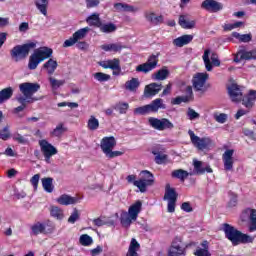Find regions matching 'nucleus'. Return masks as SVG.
I'll return each instance as SVG.
<instances>
[{"instance_id":"1","label":"nucleus","mask_w":256,"mask_h":256,"mask_svg":"<svg viewBox=\"0 0 256 256\" xmlns=\"http://www.w3.org/2000/svg\"><path fill=\"white\" fill-rule=\"evenodd\" d=\"M223 231L233 245H239V243H253V241H255V237L243 234L229 224L223 225Z\"/></svg>"},{"instance_id":"2","label":"nucleus","mask_w":256,"mask_h":256,"mask_svg":"<svg viewBox=\"0 0 256 256\" xmlns=\"http://www.w3.org/2000/svg\"><path fill=\"white\" fill-rule=\"evenodd\" d=\"M53 55V49L49 47H40L36 49L33 54L29 57L28 69L34 71L39 67V63L45 61V59H49Z\"/></svg>"},{"instance_id":"3","label":"nucleus","mask_w":256,"mask_h":256,"mask_svg":"<svg viewBox=\"0 0 256 256\" xmlns=\"http://www.w3.org/2000/svg\"><path fill=\"white\" fill-rule=\"evenodd\" d=\"M142 207L143 203L138 200L129 207L128 212H122L120 216L121 225H123V227H130L133 221L139 217Z\"/></svg>"},{"instance_id":"4","label":"nucleus","mask_w":256,"mask_h":256,"mask_svg":"<svg viewBox=\"0 0 256 256\" xmlns=\"http://www.w3.org/2000/svg\"><path fill=\"white\" fill-rule=\"evenodd\" d=\"M37 47V42H27L23 45H16L12 50L10 51V55L14 61H21L29 55L30 51L32 49H35Z\"/></svg>"},{"instance_id":"5","label":"nucleus","mask_w":256,"mask_h":256,"mask_svg":"<svg viewBox=\"0 0 256 256\" xmlns=\"http://www.w3.org/2000/svg\"><path fill=\"white\" fill-rule=\"evenodd\" d=\"M188 135L190 137V141L198 151H205V149H209L211 145H213V140L211 137H199L195 134L193 130H188Z\"/></svg>"},{"instance_id":"6","label":"nucleus","mask_w":256,"mask_h":256,"mask_svg":"<svg viewBox=\"0 0 256 256\" xmlns=\"http://www.w3.org/2000/svg\"><path fill=\"white\" fill-rule=\"evenodd\" d=\"M40 151L43 154L44 161L46 163H51V157H54V155H57L59 153V150L53 144L49 143L46 139L39 140L38 142Z\"/></svg>"},{"instance_id":"7","label":"nucleus","mask_w":256,"mask_h":256,"mask_svg":"<svg viewBox=\"0 0 256 256\" xmlns=\"http://www.w3.org/2000/svg\"><path fill=\"white\" fill-rule=\"evenodd\" d=\"M149 125L156 131H167V129H173L175 125L167 118H153L148 119Z\"/></svg>"},{"instance_id":"8","label":"nucleus","mask_w":256,"mask_h":256,"mask_svg":"<svg viewBox=\"0 0 256 256\" xmlns=\"http://www.w3.org/2000/svg\"><path fill=\"white\" fill-rule=\"evenodd\" d=\"M209 55H211L210 58H209ZM202 59L204 61L206 71H213V65H214V67H219L221 65L219 56H217V54H215V53L211 54V50H209V49L204 51Z\"/></svg>"},{"instance_id":"9","label":"nucleus","mask_w":256,"mask_h":256,"mask_svg":"<svg viewBox=\"0 0 256 256\" xmlns=\"http://www.w3.org/2000/svg\"><path fill=\"white\" fill-rule=\"evenodd\" d=\"M242 221L249 220L248 231L249 233H255L256 231V209L246 208L241 214Z\"/></svg>"},{"instance_id":"10","label":"nucleus","mask_w":256,"mask_h":256,"mask_svg":"<svg viewBox=\"0 0 256 256\" xmlns=\"http://www.w3.org/2000/svg\"><path fill=\"white\" fill-rule=\"evenodd\" d=\"M89 31H91V28L89 27L77 30L69 39L64 41L63 47H73V45H76L78 41H82V39L87 37Z\"/></svg>"},{"instance_id":"11","label":"nucleus","mask_w":256,"mask_h":256,"mask_svg":"<svg viewBox=\"0 0 256 256\" xmlns=\"http://www.w3.org/2000/svg\"><path fill=\"white\" fill-rule=\"evenodd\" d=\"M157 63H159V55H151L146 63L136 67V71L138 73H149V71H153L157 67Z\"/></svg>"},{"instance_id":"12","label":"nucleus","mask_w":256,"mask_h":256,"mask_svg":"<svg viewBox=\"0 0 256 256\" xmlns=\"http://www.w3.org/2000/svg\"><path fill=\"white\" fill-rule=\"evenodd\" d=\"M194 170L190 172V175H205V173H213V169L209 164L197 159L193 160Z\"/></svg>"},{"instance_id":"13","label":"nucleus","mask_w":256,"mask_h":256,"mask_svg":"<svg viewBox=\"0 0 256 256\" xmlns=\"http://www.w3.org/2000/svg\"><path fill=\"white\" fill-rule=\"evenodd\" d=\"M19 89L23 95L32 99L33 95L41 89V85L37 83L25 82L19 85Z\"/></svg>"},{"instance_id":"14","label":"nucleus","mask_w":256,"mask_h":256,"mask_svg":"<svg viewBox=\"0 0 256 256\" xmlns=\"http://www.w3.org/2000/svg\"><path fill=\"white\" fill-rule=\"evenodd\" d=\"M99 65L103 67V69H112L113 75H121V63L117 58L101 61Z\"/></svg>"},{"instance_id":"15","label":"nucleus","mask_w":256,"mask_h":256,"mask_svg":"<svg viewBox=\"0 0 256 256\" xmlns=\"http://www.w3.org/2000/svg\"><path fill=\"white\" fill-rule=\"evenodd\" d=\"M152 155L155 156L154 161L157 165H165L169 159V156L165 154V148L161 145L152 149Z\"/></svg>"},{"instance_id":"16","label":"nucleus","mask_w":256,"mask_h":256,"mask_svg":"<svg viewBox=\"0 0 256 256\" xmlns=\"http://www.w3.org/2000/svg\"><path fill=\"white\" fill-rule=\"evenodd\" d=\"M209 79V74L207 72L197 73L193 78V87L195 91H205V83Z\"/></svg>"},{"instance_id":"17","label":"nucleus","mask_w":256,"mask_h":256,"mask_svg":"<svg viewBox=\"0 0 256 256\" xmlns=\"http://www.w3.org/2000/svg\"><path fill=\"white\" fill-rule=\"evenodd\" d=\"M233 155H235L234 149H226L222 154V161L225 171H233V165L235 163V158H233Z\"/></svg>"},{"instance_id":"18","label":"nucleus","mask_w":256,"mask_h":256,"mask_svg":"<svg viewBox=\"0 0 256 256\" xmlns=\"http://www.w3.org/2000/svg\"><path fill=\"white\" fill-rule=\"evenodd\" d=\"M228 95L233 103H239L243 99V90L237 84L228 86Z\"/></svg>"},{"instance_id":"19","label":"nucleus","mask_w":256,"mask_h":256,"mask_svg":"<svg viewBox=\"0 0 256 256\" xmlns=\"http://www.w3.org/2000/svg\"><path fill=\"white\" fill-rule=\"evenodd\" d=\"M116 145H117V140H115V137L113 136L104 137L100 142V147L104 155H106V153L113 150Z\"/></svg>"},{"instance_id":"20","label":"nucleus","mask_w":256,"mask_h":256,"mask_svg":"<svg viewBox=\"0 0 256 256\" xmlns=\"http://www.w3.org/2000/svg\"><path fill=\"white\" fill-rule=\"evenodd\" d=\"M249 59H256V50L246 51L245 49H240L235 58V63H241V61L249 60Z\"/></svg>"},{"instance_id":"21","label":"nucleus","mask_w":256,"mask_h":256,"mask_svg":"<svg viewBox=\"0 0 256 256\" xmlns=\"http://www.w3.org/2000/svg\"><path fill=\"white\" fill-rule=\"evenodd\" d=\"M193 99V88L191 86L186 87V95L178 96L172 100L173 105H181V103H189Z\"/></svg>"},{"instance_id":"22","label":"nucleus","mask_w":256,"mask_h":256,"mask_svg":"<svg viewBox=\"0 0 256 256\" xmlns=\"http://www.w3.org/2000/svg\"><path fill=\"white\" fill-rule=\"evenodd\" d=\"M202 9H206V11H211L212 13H217L223 9V4L215 0H205L202 3Z\"/></svg>"},{"instance_id":"23","label":"nucleus","mask_w":256,"mask_h":256,"mask_svg":"<svg viewBox=\"0 0 256 256\" xmlns=\"http://www.w3.org/2000/svg\"><path fill=\"white\" fill-rule=\"evenodd\" d=\"M162 88L163 86L161 84L151 83L145 87L144 96L155 97V95H157V93H159V91H161Z\"/></svg>"},{"instance_id":"24","label":"nucleus","mask_w":256,"mask_h":256,"mask_svg":"<svg viewBox=\"0 0 256 256\" xmlns=\"http://www.w3.org/2000/svg\"><path fill=\"white\" fill-rule=\"evenodd\" d=\"M56 201L59 203V205H76V203H79V198L72 197L68 194H62L60 197L56 199Z\"/></svg>"},{"instance_id":"25","label":"nucleus","mask_w":256,"mask_h":256,"mask_svg":"<svg viewBox=\"0 0 256 256\" xmlns=\"http://www.w3.org/2000/svg\"><path fill=\"white\" fill-rule=\"evenodd\" d=\"M193 37L194 36L191 34L182 35L173 40V45L175 47H185V45H189V43H191V41H193Z\"/></svg>"},{"instance_id":"26","label":"nucleus","mask_w":256,"mask_h":256,"mask_svg":"<svg viewBox=\"0 0 256 256\" xmlns=\"http://www.w3.org/2000/svg\"><path fill=\"white\" fill-rule=\"evenodd\" d=\"M13 97V88L8 87L0 91V105L5 103V101H9V98ZM3 121V112L0 111V123Z\"/></svg>"},{"instance_id":"27","label":"nucleus","mask_w":256,"mask_h":256,"mask_svg":"<svg viewBox=\"0 0 256 256\" xmlns=\"http://www.w3.org/2000/svg\"><path fill=\"white\" fill-rule=\"evenodd\" d=\"M102 51H106L109 53H120L123 50L124 46L121 43H110V44H103L100 46Z\"/></svg>"},{"instance_id":"28","label":"nucleus","mask_w":256,"mask_h":256,"mask_svg":"<svg viewBox=\"0 0 256 256\" xmlns=\"http://www.w3.org/2000/svg\"><path fill=\"white\" fill-rule=\"evenodd\" d=\"M166 105L163 103V99L157 98L152 101L151 104H148V109L150 113H157L159 109H166Z\"/></svg>"},{"instance_id":"29","label":"nucleus","mask_w":256,"mask_h":256,"mask_svg":"<svg viewBox=\"0 0 256 256\" xmlns=\"http://www.w3.org/2000/svg\"><path fill=\"white\" fill-rule=\"evenodd\" d=\"M256 101V90H250L247 96H242V104L244 107H253Z\"/></svg>"},{"instance_id":"30","label":"nucleus","mask_w":256,"mask_h":256,"mask_svg":"<svg viewBox=\"0 0 256 256\" xmlns=\"http://www.w3.org/2000/svg\"><path fill=\"white\" fill-rule=\"evenodd\" d=\"M140 248L141 245L137 242V239L132 238L126 256H138L137 251H139Z\"/></svg>"},{"instance_id":"31","label":"nucleus","mask_w":256,"mask_h":256,"mask_svg":"<svg viewBox=\"0 0 256 256\" xmlns=\"http://www.w3.org/2000/svg\"><path fill=\"white\" fill-rule=\"evenodd\" d=\"M139 85H141V82H139V78H132L126 81L124 87L126 91H131L132 93H135V91L139 89Z\"/></svg>"},{"instance_id":"32","label":"nucleus","mask_w":256,"mask_h":256,"mask_svg":"<svg viewBox=\"0 0 256 256\" xmlns=\"http://www.w3.org/2000/svg\"><path fill=\"white\" fill-rule=\"evenodd\" d=\"M202 248H197L194 252L195 256H211V253L209 252V242L207 240H204L201 243Z\"/></svg>"},{"instance_id":"33","label":"nucleus","mask_w":256,"mask_h":256,"mask_svg":"<svg viewBox=\"0 0 256 256\" xmlns=\"http://www.w3.org/2000/svg\"><path fill=\"white\" fill-rule=\"evenodd\" d=\"M30 229H31L30 235L37 236L45 233L46 226L41 222H36L30 227Z\"/></svg>"},{"instance_id":"34","label":"nucleus","mask_w":256,"mask_h":256,"mask_svg":"<svg viewBox=\"0 0 256 256\" xmlns=\"http://www.w3.org/2000/svg\"><path fill=\"white\" fill-rule=\"evenodd\" d=\"M86 23L90 25V27H100L101 26V18L98 13H93L92 15L86 18Z\"/></svg>"},{"instance_id":"35","label":"nucleus","mask_w":256,"mask_h":256,"mask_svg":"<svg viewBox=\"0 0 256 256\" xmlns=\"http://www.w3.org/2000/svg\"><path fill=\"white\" fill-rule=\"evenodd\" d=\"M151 185H153L151 184V180L146 181L141 178L134 182V187H137L141 193H145L147 187H151Z\"/></svg>"},{"instance_id":"36","label":"nucleus","mask_w":256,"mask_h":256,"mask_svg":"<svg viewBox=\"0 0 256 256\" xmlns=\"http://www.w3.org/2000/svg\"><path fill=\"white\" fill-rule=\"evenodd\" d=\"M35 5L38 11H40L44 17H47V7H49V0H35Z\"/></svg>"},{"instance_id":"37","label":"nucleus","mask_w":256,"mask_h":256,"mask_svg":"<svg viewBox=\"0 0 256 256\" xmlns=\"http://www.w3.org/2000/svg\"><path fill=\"white\" fill-rule=\"evenodd\" d=\"M185 255V248L179 244H173L169 250V256H183Z\"/></svg>"},{"instance_id":"38","label":"nucleus","mask_w":256,"mask_h":256,"mask_svg":"<svg viewBox=\"0 0 256 256\" xmlns=\"http://www.w3.org/2000/svg\"><path fill=\"white\" fill-rule=\"evenodd\" d=\"M43 67L46 69L48 75H53L55 71L57 70L58 64L57 61L53 60L50 58L44 65Z\"/></svg>"},{"instance_id":"39","label":"nucleus","mask_w":256,"mask_h":256,"mask_svg":"<svg viewBox=\"0 0 256 256\" xmlns=\"http://www.w3.org/2000/svg\"><path fill=\"white\" fill-rule=\"evenodd\" d=\"M42 187L46 193H53L55 186H53V178H42Z\"/></svg>"},{"instance_id":"40","label":"nucleus","mask_w":256,"mask_h":256,"mask_svg":"<svg viewBox=\"0 0 256 256\" xmlns=\"http://www.w3.org/2000/svg\"><path fill=\"white\" fill-rule=\"evenodd\" d=\"M189 175H191V173L183 169H177L172 172V177H174V179H179L182 183L189 177Z\"/></svg>"},{"instance_id":"41","label":"nucleus","mask_w":256,"mask_h":256,"mask_svg":"<svg viewBox=\"0 0 256 256\" xmlns=\"http://www.w3.org/2000/svg\"><path fill=\"white\" fill-rule=\"evenodd\" d=\"M145 17L153 25H159V23L163 22V16H156L153 12H146Z\"/></svg>"},{"instance_id":"42","label":"nucleus","mask_w":256,"mask_h":256,"mask_svg":"<svg viewBox=\"0 0 256 256\" xmlns=\"http://www.w3.org/2000/svg\"><path fill=\"white\" fill-rule=\"evenodd\" d=\"M179 25H181L183 29H193L196 22L195 20H186L185 16L181 15L179 17Z\"/></svg>"},{"instance_id":"43","label":"nucleus","mask_w":256,"mask_h":256,"mask_svg":"<svg viewBox=\"0 0 256 256\" xmlns=\"http://www.w3.org/2000/svg\"><path fill=\"white\" fill-rule=\"evenodd\" d=\"M50 215L51 217H54V219H58L59 221H61V219L65 217L63 209L59 208L58 206H51Z\"/></svg>"},{"instance_id":"44","label":"nucleus","mask_w":256,"mask_h":256,"mask_svg":"<svg viewBox=\"0 0 256 256\" xmlns=\"http://www.w3.org/2000/svg\"><path fill=\"white\" fill-rule=\"evenodd\" d=\"M87 129L89 131H97L99 129V119L91 115L87 121Z\"/></svg>"},{"instance_id":"45","label":"nucleus","mask_w":256,"mask_h":256,"mask_svg":"<svg viewBox=\"0 0 256 256\" xmlns=\"http://www.w3.org/2000/svg\"><path fill=\"white\" fill-rule=\"evenodd\" d=\"M167 77H169V70L167 68H162L154 74L153 79L156 81H165Z\"/></svg>"},{"instance_id":"46","label":"nucleus","mask_w":256,"mask_h":256,"mask_svg":"<svg viewBox=\"0 0 256 256\" xmlns=\"http://www.w3.org/2000/svg\"><path fill=\"white\" fill-rule=\"evenodd\" d=\"M98 29H100L102 33H114V31H117V26H115L113 23H101Z\"/></svg>"},{"instance_id":"47","label":"nucleus","mask_w":256,"mask_h":256,"mask_svg":"<svg viewBox=\"0 0 256 256\" xmlns=\"http://www.w3.org/2000/svg\"><path fill=\"white\" fill-rule=\"evenodd\" d=\"M115 111H118L120 115H125L129 110V103L127 102H118L114 105Z\"/></svg>"},{"instance_id":"48","label":"nucleus","mask_w":256,"mask_h":256,"mask_svg":"<svg viewBox=\"0 0 256 256\" xmlns=\"http://www.w3.org/2000/svg\"><path fill=\"white\" fill-rule=\"evenodd\" d=\"M140 179H142V181H150V185H153V183H155V176H153V173L147 170H143L140 173Z\"/></svg>"},{"instance_id":"49","label":"nucleus","mask_w":256,"mask_h":256,"mask_svg":"<svg viewBox=\"0 0 256 256\" xmlns=\"http://www.w3.org/2000/svg\"><path fill=\"white\" fill-rule=\"evenodd\" d=\"M79 243L83 247H90V245H93V238L87 234H82L79 238Z\"/></svg>"},{"instance_id":"50","label":"nucleus","mask_w":256,"mask_h":256,"mask_svg":"<svg viewBox=\"0 0 256 256\" xmlns=\"http://www.w3.org/2000/svg\"><path fill=\"white\" fill-rule=\"evenodd\" d=\"M232 37L239 39L241 43H249L252 39L251 34H240L239 32H233Z\"/></svg>"},{"instance_id":"51","label":"nucleus","mask_w":256,"mask_h":256,"mask_svg":"<svg viewBox=\"0 0 256 256\" xmlns=\"http://www.w3.org/2000/svg\"><path fill=\"white\" fill-rule=\"evenodd\" d=\"M93 77L99 83H105V82L109 81V79H111V75L105 74L103 72H96L93 74Z\"/></svg>"},{"instance_id":"52","label":"nucleus","mask_w":256,"mask_h":256,"mask_svg":"<svg viewBox=\"0 0 256 256\" xmlns=\"http://www.w3.org/2000/svg\"><path fill=\"white\" fill-rule=\"evenodd\" d=\"M164 199L166 201H177V192H175V189L166 188Z\"/></svg>"},{"instance_id":"53","label":"nucleus","mask_w":256,"mask_h":256,"mask_svg":"<svg viewBox=\"0 0 256 256\" xmlns=\"http://www.w3.org/2000/svg\"><path fill=\"white\" fill-rule=\"evenodd\" d=\"M65 131H67V128L63 124H58L56 129L50 132V135L51 137H61Z\"/></svg>"},{"instance_id":"54","label":"nucleus","mask_w":256,"mask_h":256,"mask_svg":"<svg viewBox=\"0 0 256 256\" xmlns=\"http://www.w3.org/2000/svg\"><path fill=\"white\" fill-rule=\"evenodd\" d=\"M213 118L217 123H220L223 125L224 123H227V120L229 119V115L225 113H214Z\"/></svg>"},{"instance_id":"55","label":"nucleus","mask_w":256,"mask_h":256,"mask_svg":"<svg viewBox=\"0 0 256 256\" xmlns=\"http://www.w3.org/2000/svg\"><path fill=\"white\" fill-rule=\"evenodd\" d=\"M12 139H13V141H16L17 143H20L21 145H27L29 143V140H27V138H25V136H23L17 132L12 135Z\"/></svg>"},{"instance_id":"56","label":"nucleus","mask_w":256,"mask_h":256,"mask_svg":"<svg viewBox=\"0 0 256 256\" xmlns=\"http://www.w3.org/2000/svg\"><path fill=\"white\" fill-rule=\"evenodd\" d=\"M50 81V85L52 87V89L57 90L59 89V87H62V85H65V80H57L53 77L49 78Z\"/></svg>"},{"instance_id":"57","label":"nucleus","mask_w":256,"mask_h":256,"mask_svg":"<svg viewBox=\"0 0 256 256\" xmlns=\"http://www.w3.org/2000/svg\"><path fill=\"white\" fill-rule=\"evenodd\" d=\"M241 25H243V22L241 21H238V22H235V23H228V24H224L223 25V29L224 31H233V29H237L239 27H241Z\"/></svg>"},{"instance_id":"58","label":"nucleus","mask_w":256,"mask_h":256,"mask_svg":"<svg viewBox=\"0 0 256 256\" xmlns=\"http://www.w3.org/2000/svg\"><path fill=\"white\" fill-rule=\"evenodd\" d=\"M151 113L149 110V105L138 107L134 110L135 115H147Z\"/></svg>"},{"instance_id":"59","label":"nucleus","mask_w":256,"mask_h":256,"mask_svg":"<svg viewBox=\"0 0 256 256\" xmlns=\"http://www.w3.org/2000/svg\"><path fill=\"white\" fill-rule=\"evenodd\" d=\"M32 99L33 98H30V96H26V95H18L16 97V101H18L20 105H27L26 103H31Z\"/></svg>"},{"instance_id":"60","label":"nucleus","mask_w":256,"mask_h":256,"mask_svg":"<svg viewBox=\"0 0 256 256\" xmlns=\"http://www.w3.org/2000/svg\"><path fill=\"white\" fill-rule=\"evenodd\" d=\"M187 117L190 121H195V119H199L200 115L194 109L188 108Z\"/></svg>"},{"instance_id":"61","label":"nucleus","mask_w":256,"mask_h":256,"mask_svg":"<svg viewBox=\"0 0 256 256\" xmlns=\"http://www.w3.org/2000/svg\"><path fill=\"white\" fill-rule=\"evenodd\" d=\"M10 137L11 133L9 132V127H4L3 130L0 131V139L7 141Z\"/></svg>"},{"instance_id":"62","label":"nucleus","mask_w":256,"mask_h":256,"mask_svg":"<svg viewBox=\"0 0 256 256\" xmlns=\"http://www.w3.org/2000/svg\"><path fill=\"white\" fill-rule=\"evenodd\" d=\"M242 133L246 136L249 137V139H252V141H256V135L255 132L249 128H244L242 130Z\"/></svg>"},{"instance_id":"63","label":"nucleus","mask_w":256,"mask_h":256,"mask_svg":"<svg viewBox=\"0 0 256 256\" xmlns=\"http://www.w3.org/2000/svg\"><path fill=\"white\" fill-rule=\"evenodd\" d=\"M124 152L122 151H113V150H110L108 153H106V157L108 159H115V157H121V155H123Z\"/></svg>"},{"instance_id":"64","label":"nucleus","mask_w":256,"mask_h":256,"mask_svg":"<svg viewBox=\"0 0 256 256\" xmlns=\"http://www.w3.org/2000/svg\"><path fill=\"white\" fill-rule=\"evenodd\" d=\"M78 219H79V211H77V209H74V211L68 218V223H71L73 225Z\"/></svg>"}]
</instances>
